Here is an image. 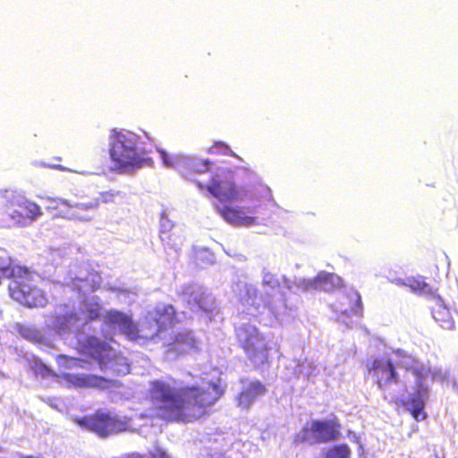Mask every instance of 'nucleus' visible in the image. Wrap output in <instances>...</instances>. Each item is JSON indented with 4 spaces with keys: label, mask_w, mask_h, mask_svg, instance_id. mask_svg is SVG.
Here are the masks:
<instances>
[{
    "label": "nucleus",
    "mask_w": 458,
    "mask_h": 458,
    "mask_svg": "<svg viewBox=\"0 0 458 458\" xmlns=\"http://www.w3.org/2000/svg\"><path fill=\"white\" fill-rule=\"evenodd\" d=\"M223 394L216 383H209L207 388L196 385L176 387L155 379L149 382L146 400L153 417L165 422L190 423L208 415Z\"/></svg>",
    "instance_id": "1"
},
{
    "label": "nucleus",
    "mask_w": 458,
    "mask_h": 458,
    "mask_svg": "<svg viewBox=\"0 0 458 458\" xmlns=\"http://www.w3.org/2000/svg\"><path fill=\"white\" fill-rule=\"evenodd\" d=\"M42 215L36 202L14 191L0 194V227L25 226Z\"/></svg>",
    "instance_id": "2"
},
{
    "label": "nucleus",
    "mask_w": 458,
    "mask_h": 458,
    "mask_svg": "<svg viewBox=\"0 0 458 458\" xmlns=\"http://www.w3.org/2000/svg\"><path fill=\"white\" fill-rule=\"evenodd\" d=\"M110 139L109 156L112 170L117 173H130L141 166L144 159L137 148L136 134L114 129Z\"/></svg>",
    "instance_id": "3"
},
{
    "label": "nucleus",
    "mask_w": 458,
    "mask_h": 458,
    "mask_svg": "<svg viewBox=\"0 0 458 458\" xmlns=\"http://www.w3.org/2000/svg\"><path fill=\"white\" fill-rule=\"evenodd\" d=\"M74 422L100 437H106L128 430L131 419L98 409L92 414L75 418Z\"/></svg>",
    "instance_id": "4"
},
{
    "label": "nucleus",
    "mask_w": 458,
    "mask_h": 458,
    "mask_svg": "<svg viewBox=\"0 0 458 458\" xmlns=\"http://www.w3.org/2000/svg\"><path fill=\"white\" fill-rule=\"evenodd\" d=\"M236 340L248 359L258 365L269 363L270 347L259 330L250 325H243L236 330Z\"/></svg>",
    "instance_id": "5"
},
{
    "label": "nucleus",
    "mask_w": 458,
    "mask_h": 458,
    "mask_svg": "<svg viewBox=\"0 0 458 458\" xmlns=\"http://www.w3.org/2000/svg\"><path fill=\"white\" fill-rule=\"evenodd\" d=\"M9 290L12 297L30 308H42L47 303L43 292L36 285L30 271L14 277Z\"/></svg>",
    "instance_id": "6"
},
{
    "label": "nucleus",
    "mask_w": 458,
    "mask_h": 458,
    "mask_svg": "<svg viewBox=\"0 0 458 458\" xmlns=\"http://www.w3.org/2000/svg\"><path fill=\"white\" fill-rule=\"evenodd\" d=\"M179 323L177 312L172 304H159L148 310L141 324L146 339H153Z\"/></svg>",
    "instance_id": "7"
},
{
    "label": "nucleus",
    "mask_w": 458,
    "mask_h": 458,
    "mask_svg": "<svg viewBox=\"0 0 458 458\" xmlns=\"http://www.w3.org/2000/svg\"><path fill=\"white\" fill-rule=\"evenodd\" d=\"M76 199L69 201L62 198H44L45 208L55 218H64L68 220L89 221L91 216L86 214L82 204L83 197L81 194L75 195Z\"/></svg>",
    "instance_id": "8"
},
{
    "label": "nucleus",
    "mask_w": 458,
    "mask_h": 458,
    "mask_svg": "<svg viewBox=\"0 0 458 458\" xmlns=\"http://www.w3.org/2000/svg\"><path fill=\"white\" fill-rule=\"evenodd\" d=\"M411 372L416 377L417 389L414 394L406 400L396 399L395 403H400L411 414L412 419L418 422L428 419V413L425 411L428 400L429 389L423 383L426 372L423 368H415Z\"/></svg>",
    "instance_id": "9"
},
{
    "label": "nucleus",
    "mask_w": 458,
    "mask_h": 458,
    "mask_svg": "<svg viewBox=\"0 0 458 458\" xmlns=\"http://www.w3.org/2000/svg\"><path fill=\"white\" fill-rule=\"evenodd\" d=\"M76 350L81 355L88 356L97 360L100 369H106L112 361L114 356L113 347L105 341H101L95 335H86L79 339Z\"/></svg>",
    "instance_id": "10"
},
{
    "label": "nucleus",
    "mask_w": 458,
    "mask_h": 458,
    "mask_svg": "<svg viewBox=\"0 0 458 458\" xmlns=\"http://www.w3.org/2000/svg\"><path fill=\"white\" fill-rule=\"evenodd\" d=\"M366 368L369 375L375 379L379 389L386 391L391 385L400 383L399 376L391 359L377 357L368 360Z\"/></svg>",
    "instance_id": "11"
},
{
    "label": "nucleus",
    "mask_w": 458,
    "mask_h": 458,
    "mask_svg": "<svg viewBox=\"0 0 458 458\" xmlns=\"http://www.w3.org/2000/svg\"><path fill=\"white\" fill-rule=\"evenodd\" d=\"M342 426L337 419L311 420L309 427L302 428L303 437L311 438L315 444L334 442L341 437Z\"/></svg>",
    "instance_id": "12"
},
{
    "label": "nucleus",
    "mask_w": 458,
    "mask_h": 458,
    "mask_svg": "<svg viewBox=\"0 0 458 458\" xmlns=\"http://www.w3.org/2000/svg\"><path fill=\"white\" fill-rule=\"evenodd\" d=\"M200 190H207L219 202H232L241 200L242 191L237 189L235 183L228 179L213 177L209 184L197 182Z\"/></svg>",
    "instance_id": "13"
},
{
    "label": "nucleus",
    "mask_w": 458,
    "mask_h": 458,
    "mask_svg": "<svg viewBox=\"0 0 458 458\" xmlns=\"http://www.w3.org/2000/svg\"><path fill=\"white\" fill-rule=\"evenodd\" d=\"M221 216L233 225H252L256 224V211L252 208L231 207L216 204Z\"/></svg>",
    "instance_id": "14"
},
{
    "label": "nucleus",
    "mask_w": 458,
    "mask_h": 458,
    "mask_svg": "<svg viewBox=\"0 0 458 458\" xmlns=\"http://www.w3.org/2000/svg\"><path fill=\"white\" fill-rule=\"evenodd\" d=\"M82 197L84 201L82 206L86 210V214L91 216V213L97 210L101 204L116 203L117 199L124 198V193L115 189H110L100 191L98 196L82 192Z\"/></svg>",
    "instance_id": "15"
},
{
    "label": "nucleus",
    "mask_w": 458,
    "mask_h": 458,
    "mask_svg": "<svg viewBox=\"0 0 458 458\" xmlns=\"http://www.w3.org/2000/svg\"><path fill=\"white\" fill-rule=\"evenodd\" d=\"M267 392L266 386L259 380L250 382L238 394V406L242 409H249L252 403Z\"/></svg>",
    "instance_id": "16"
},
{
    "label": "nucleus",
    "mask_w": 458,
    "mask_h": 458,
    "mask_svg": "<svg viewBox=\"0 0 458 458\" xmlns=\"http://www.w3.org/2000/svg\"><path fill=\"white\" fill-rule=\"evenodd\" d=\"M195 346V338L191 332L184 331L179 332L175 335L171 343L168 344V352L175 355H182L187 353Z\"/></svg>",
    "instance_id": "17"
},
{
    "label": "nucleus",
    "mask_w": 458,
    "mask_h": 458,
    "mask_svg": "<svg viewBox=\"0 0 458 458\" xmlns=\"http://www.w3.org/2000/svg\"><path fill=\"white\" fill-rule=\"evenodd\" d=\"M63 378L70 386L77 388L100 386L106 382V379L102 377L87 374L66 373L63 375Z\"/></svg>",
    "instance_id": "18"
},
{
    "label": "nucleus",
    "mask_w": 458,
    "mask_h": 458,
    "mask_svg": "<svg viewBox=\"0 0 458 458\" xmlns=\"http://www.w3.org/2000/svg\"><path fill=\"white\" fill-rule=\"evenodd\" d=\"M437 301L435 306L431 309L433 318L438 325L445 329H454V321L451 315L449 309L444 303L439 295L436 296Z\"/></svg>",
    "instance_id": "19"
},
{
    "label": "nucleus",
    "mask_w": 458,
    "mask_h": 458,
    "mask_svg": "<svg viewBox=\"0 0 458 458\" xmlns=\"http://www.w3.org/2000/svg\"><path fill=\"white\" fill-rule=\"evenodd\" d=\"M0 272L3 276L12 278L13 280L22 273H26L27 268L13 263L7 251L4 249L0 248Z\"/></svg>",
    "instance_id": "20"
},
{
    "label": "nucleus",
    "mask_w": 458,
    "mask_h": 458,
    "mask_svg": "<svg viewBox=\"0 0 458 458\" xmlns=\"http://www.w3.org/2000/svg\"><path fill=\"white\" fill-rule=\"evenodd\" d=\"M211 162L208 159H193L189 161L182 172V175L189 181L199 182L195 175L205 174L210 171Z\"/></svg>",
    "instance_id": "21"
},
{
    "label": "nucleus",
    "mask_w": 458,
    "mask_h": 458,
    "mask_svg": "<svg viewBox=\"0 0 458 458\" xmlns=\"http://www.w3.org/2000/svg\"><path fill=\"white\" fill-rule=\"evenodd\" d=\"M123 335L127 336L130 340H138L139 338H145V333L141 331V328L139 329L138 326L133 323L131 317L123 323V325L119 327Z\"/></svg>",
    "instance_id": "22"
},
{
    "label": "nucleus",
    "mask_w": 458,
    "mask_h": 458,
    "mask_svg": "<svg viewBox=\"0 0 458 458\" xmlns=\"http://www.w3.org/2000/svg\"><path fill=\"white\" fill-rule=\"evenodd\" d=\"M404 285L409 287L412 292L418 293L426 292L428 287L424 277L420 276L407 278V282L404 283Z\"/></svg>",
    "instance_id": "23"
},
{
    "label": "nucleus",
    "mask_w": 458,
    "mask_h": 458,
    "mask_svg": "<svg viewBox=\"0 0 458 458\" xmlns=\"http://www.w3.org/2000/svg\"><path fill=\"white\" fill-rule=\"evenodd\" d=\"M350 453V448L347 445H337L327 449L325 458H349Z\"/></svg>",
    "instance_id": "24"
},
{
    "label": "nucleus",
    "mask_w": 458,
    "mask_h": 458,
    "mask_svg": "<svg viewBox=\"0 0 458 458\" xmlns=\"http://www.w3.org/2000/svg\"><path fill=\"white\" fill-rule=\"evenodd\" d=\"M345 297L350 301V302H352L350 305L349 312L354 313V314H360L362 310V304H361V297L358 292H352L348 294H345Z\"/></svg>",
    "instance_id": "25"
},
{
    "label": "nucleus",
    "mask_w": 458,
    "mask_h": 458,
    "mask_svg": "<svg viewBox=\"0 0 458 458\" xmlns=\"http://www.w3.org/2000/svg\"><path fill=\"white\" fill-rule=\"evenodd\" d=\"M194 302L201 310L205 312H210L214 304V301L209 299V297L205 293L195 296Z\"/></svg>",
    "instance_id": "26"
},
{
    "label": "nucleus",
    "mask_w": 458,
    "mask_h": 458,
    "mask_svg": "<svg viewBox=\"0 0 458 458\" xmlns=\"http://www.w3.org/2000/svg\"><path fill=\"white\" fill-rule=\"evenodd\" d=\"M129 316L118 310H110L106 314V318L111 324L116 325L119 327L128 318Z\"/></svg>",
    "instance_id": "27"
},
{
    "label": "nucleus",
    "mask_w": 458,
    "mask_h": 458,
    "mask_svg": "<svg viewBox=\"0 0 458 458\" xmlns=\"http://www.w3.org/2000/svg\"><path fill=\"white\" fill-rule=\"evenodd\" d=\"M210 153H220L223 155H231L234 156V153L231 150L229 146L222 141L215 142L209 148Z\"/></svg>",
    "instance_id": "28"
},
{
    "label": "nucleus",
    "mask_w": 458,
    "mask_h": 458,
    "mask_svg": "<svg viewBox=\"0 0 458 458\" xmlns=\"http://www.w3.org/2000/svg\"><path fill=\"white\" fill-rule=\"evenodd\" d=\"M58 360H64L66 362H71V364L69 365V368H82L83 367L82 363L84 362L81 359L70 357V356H67L64 354L59 355Z\"/></svg>",
    "instance_id": "29"
},
{
    "label": "nucleus",
    "mask_w": 458,
    "mask_h": 458,
    "mask_svg": "<svg viewBox=\"0 0 458 458\" xmlns=\"http://www.w3.org/2000/svg\"><path fill=\"white\" fill-rule=\"evenodd\" d=\"M27 331L28 333L25 335V336L33 341L40 342L44 338L42 333L37 329H27Z\"/></svg>",
    "instance_id": "30"
},
{
    "label": "nucleus",
    "mask_w": 458,
    "mask_h": 458,
    "mask_svg": "<svg viewBox=\"0 0 458 458\" xmlns=\"http://www.w3.org/2000/svg\"><path fill=\"white\" fill-rule=\"evenodd\" d=\"M174 233H171L168 230L162 228L160 231V238L163 242L169 244V242L172 241Z\"/></svg>",
    "instance_id": "31"
},
{
    "label": "nucleus",
    "mask_w": 458,
    "mask_h": 458,
    "mask_svg": "<svg viewBox=\"0 0 458 458\" xmlns=\"http://www.w3.org/2000/svg\"><path fill=\"white\" fill-rule=\"evenodd\" d=\"M272 278H273V276L270 275V274H267L265 275V276L263 277V284H266V285H270L272 284Z\"/></svg>",
    "instance_id": "32"
},
{
    "label": "nucleus",
    "mask_w": 458,
    "mask_h": 458,
    "mask_svg": "<svg viewBox=\"0 0 458 458\" xmlns=\"http://www.w3.org/2000/svg\"><path fill=\"white\" fill-rule=\"evenodd\" d=\"M154 457L155 458H167L165 453L161 450H157L156 452V454H154Z\"/></svg>",
    "instance_id": "33"
},
{
    "label": "nucleus",
    "mask_w": 458,
    "mask_h": 458,
    "mask_svg": "<svg viewBox=\"0 0 458 458\" xmlns=\"http://www.w3.org/2000/svg\"><path fill=\"white\" fill-rule=\"evenodd\" d=\"M162 156H163L164 162H165V164H167L168 165H172V164H170V163L167 161V159H166V155H165L164 152H162Z\"/></svg>",
    "instance_id": "34"
},
{
    "label": "nucleus",
    "mask_w": 458,
    "mask_h": 458,
    "mask_svg": "<svg viewBox=\"0 0 458 458\" xmlns=\"http://www.w3.org/2000/svg\"><path fill=\"white\" fill-rule=\"evenodd\" d=\"M21 458H39V457L35 456V455H26V456H22Z\"/></svg>",
    "instance_id": "35"
},
{
    "label": "nucleus",
    "mask_w": 458,
    "mask_h": 458,
    "mask_svg": "<svg viewBox=\"0 0 458 458\" xmlns=\"http://www.w3.org/2000/svg\"><path fill=\"white\" fill-rule=\"evenodd\" d=\"M126 458H141L140 456H138V455H131V456H128Z\"/></svg>",
    "instance_id": "36"
}]
</instances>
